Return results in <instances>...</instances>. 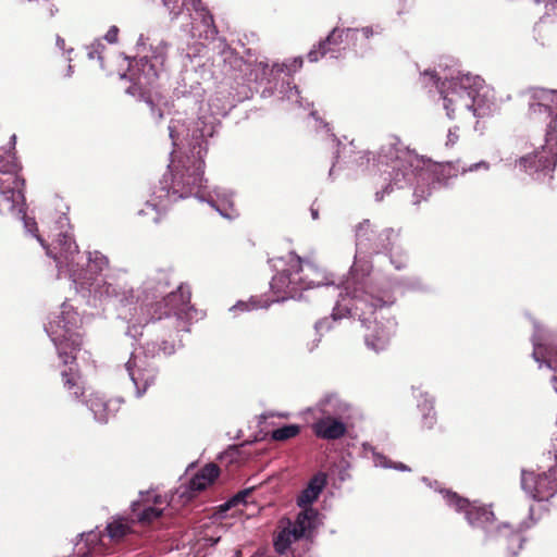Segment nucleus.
Instances as JSON below:
<instances>
[{"mask_svg": "<svg viewBox=\"0 0 557 557\" xmlns=\"http://www.w3.org/2000/svg\"><path fill=\"white\" fill-rule=\"evenodd\" d=\"M202 113L197 121L176 113L170 122L169 135L174 150L171 153L169 171L163 175L160 187L139 211L148 216V221L158 223L168 206L178 199L195 196L207 201L222 216L233 219L238 215L234 206L232 190L216 186L203 191V157L207 152V138L215 132L216 120L207 109L200 107Z\"/></svg>", "mask_w": 557, "mask_h": 557, "instance_id": "nucleus-1", "label": "nucleus"}, {"mask_svg": "<svg viewBox=\"0 0 557 557\" xmlns=\"http://www.w3.org/2000/svg\"><path fill=\"white\" fill-rule=\"evenodd\" d=\"M370 269L369 262L356 255L351 267V277L346 282L345 294H339L341 298L337 300L332 315L336 320L351 314L354 311L366 327L367 346L380 351L389 344L395 332L396 322L391 317L388 309L394 300L389 296L376 297L366 289L367 283L363 276L370 272Z\"/></svg>", "mask_w": 557, "mask_h": 557, "instance_id": "nucleus-2", "label": "nucleus"}, {"mask_svg": "<svg viewBox=\"0 0 557 557\" xmlns=\"http://www.w3.org/2000/svg\"><path fill=\"white\" fill-rule=\"evenodd\" d=\"M62 235L64 237V247L60 253H52L51 250H48V256L57 262L59 273H66L76 286L92 290L100 297L117 296L111 283L98 277L108 269V258L99 251L89 252L87 268L84 269L85 259L81 256L77 245L70 234L64 233Z\"/></svg>", "mask_w": 557, "mask_h": 557, "instance_id": "nucleus-3", "label": "nucleus"}, {"mask_svg": "<svg viewBox=\"0 0 557 557\" xmlns=\"http://www.w3.org/2000/svg\"><path fill=\"white\" fill-rule=\"evenodd\" d=\"M78 321L77 312L74 311L71 305L64 302L60 310L52 314L46 326V332L54 344L59 357L65 366H69V370L61 372L64 387L73 391L75 397H79L83 391L75 363L76 351L79 350L81 346L79 335L75 331Z\"/></svg>", "mask_w": 557, "mask_h": 557, "instance_id": "nucleus-4", "label": "nucleus"}, {"mask_svg": "<svg viewBox=\"0 0 557 557\" xmlns=\"http://www.w3.org/2000/svg\"><path fill=\"white\" fill-rule=\"evenodd\" d=\"M529 117L535 122L548 123L546 144L541 151L520 159L519 165L529 173L550 172L557 163V141L552 135L557 119V90L532 88L527 94Z\"/></svg>", "mask_w": 557, "mask_h": 557, "instance_id": "nucleus-5", "label": "nucleus"}, {"mask_svg": "<svg viewBox=\"0 0 557 557\" xmlns=\"http://www.w3.org/2000/svg\"><path fill=\"white\" fill-rule=\"evenodd\" d=\"M169 285L168 274L163 271L159 272L156 277H149L143 287L141 295L137 296L136 305L128 309V319L135 329L136 324L148 323L154 318L160 319L163 314L170 313L182 314L185 312L189 302V295H185L182 287L176 292H171L161 301L159 297L165 292Z\"/></svg>", "mask_w": 557, "mask_h": 557, "instance_id": "nucleus-6", "label": "nucleus"}, {"mask_svg": "<svg viewBox=\"0 0 557 557\" xmlns=\"http://www.w3.org/2000/svg\"><path fill=\"white\" fill-rule=\"evenodd\" d=\"M443 107L449 119H466L486 114L487 87L481 77L461 75L440 85Z\"/></svg>", "mask_w": 557, "mask_h": 557, "instance_id": "nucleus-7", "label": "nucleus"}, {"mask_svg": "<svg viewBox=\"0 0 557 557\" xmlns=\"http://www.w3.org/2000/svg\"><path fill=\"white\" fill-rule=\"evenodd\" d=\"M282 269L273 276L271 290L275 295L273 301H283L300 296L301 290L326 284L322 271L295 253L278 260Z\"/></svg>", "mask_w": 557, "mask_h": 557, "instance_id": "nucleus-8", "label": "nucleus"}, {"mask_svg": "<svg viewBox=\"0 0 557 557\" xmlns=\"http://www.w3.org/2000/svg\"><path fill=\"white\" fill-rule=\"evenodd\" d=\"M421 160L411 151L403 148L393 139L388 144L383 145L376 159L375 166L382 175H387L395 185H399L403 181H411V176H416ZM422 180L428 173L423 170L417 172Z\"/></svg>", "mask_w": 557, "mask_h": 557, "instance_id": "nucleus-9", "label": "nucleus"}, {"mask_svg": "<svg viewBox=\"0 0 557 557\" xmlns=\"http://www.w3.org/2000/svg\"><path fill=\"white\" fill-rule=\"evenodd\" d=\"M169 45L165 41H160L152 47L151 61L143 58L135 65H131L128 76L133 84L127 88L129 95H144L146 89L153 84L164 65Z\"/></svg>", "mask_w": 557, "mask_h": 557, "instance_id": "nucleus-10", "label": "nucleus"}, {"mask_svg": "<svg viewBox=\"0 0 557 557\" xmlns=\"http://www.w3.org/2000/svg\"><path fill=\"white\" fill-rule=\"evenodd\" d=\"M23 181L17 176L12 161L0 159V213L21 214L24 208Z\"/></svg>", "mask_w": 557, "mask_h": 557, "instance_id": "nucleus-11", "label": "nucleus"}, {"mask_svg": "<svg viewBox=\"0 0 557 557\" xmlns=\"http://www.w3.org/2000/svg\"><path fill=\"white\" fill-rule=\"evenodd\" d=\"M379 34L380 29L374 30L372 27H363L361 30L358 29H339L334 28L332 33L327 36V38L319 44L318 49L313 48L308 53V60L310 62H317L321 57L326 53H331L332 57H337L336 52L339 51L337 46L343 42L344 38L346 40H359L360 39H369L373 34Z\"/></svg>", "mask_w": 557, "mask_h": 557, "instance_id": "nucleus-12", "label": "nucleus"}, {"mask_svg": "<svg viewBox=\"0 0 557 557\" xmlns=\"http://www.w3.org/2000/svg\"><path fill=\"white\" fill-rule=\"evenodd\" d=\"M443 497L448 506L458 512H465L466 519L473 528H480L490 532V528L494 522V513L485 507L471 504L468 499L459 497L451 492H445Z\"/></svg>", "mask_w": 557, "mask_h": 557, "instance_id": "nucleus-13", "label": "nucleus"}, {"mask_svg": "<svg viewBox=\"0 0 557 557\" xmlns=\"http://www.w3.org/2000/svg\"><path fill=\"white\" fill-rule=\"evenodd\" d=\"M533 335V358L542 367L557 370V335L548 334L537 324H534ZM553 385L557 393V375L553 377Z\"/></svg>", "mask_w": 557, "mask_h": 557, "instance_id": "nucleus-14", "label": "nucleus"}, {"mask_svg": "<svg viewBox=\"0 0 557 557\" xmlns=\"http://www.w3.org/2000/svg\"><path fill=\"white\" fill-rule=\"evenodd\" d=\"M170 503L166 496L148 491L140 493L139 499L132 504V513L138 522L148 524L161 517Z\"/></svg>", "mask_w": 557, "mask_h": 557, "instance_id": "nucleus-15", "label": "nucleus"}, {"mask_svg": "<svg viewBox=\"0 0 557 557\" xmlns=\"http://www.w3.org/2000/svg\"><path fill=\"white\" fill-rule=\"evenodd\" d=\"M124 371L133 382L138 397L153 384L156 379V369L148 362L146 357L135 352L132 354L129 360L125 363Z\"/></svg>", "mask_w": 557, "mask_h": 557, "instance_id": "nucleus-16", "label": "nucleus"}, {"mask_svg": "<svg viewBox=\"0 0 557 557\" xmlns=\"http://www.w3.org/2000/svg\"><path fill=\"white\" fill-rule=\"evenodd\" d=\"M220 475V469L215 463H208L196 472L185 487H180L176 495L183 498V503L190 500L196 493L211 486Z\"/></svg>", "mask_w": 557, "mask_h": 557, "instance_id": "nucleus-17", "label": "nucleus"}, {"mask_svg": "<svg viewBox=\"0 0 557 557\" xmlns=\"http://www.w3.org/2000/svg\"><path fill=\"white\" fill-rule=\"evenodd\" d=\"M22 219L24 221V227L27 232L34 234V236L37 238V240L40 243V245L46 249V252L48 253V250H51L52 253H60L62 248L64 247V237L62 234L67 232L69 228V219L65 214H60L57 216L54 221V226L51 231L55 232L54 236L55 238L52 242L51 246H48L44 238L37 233V223L34 219L26 216L25 214L22 215Z\"/></svg>", "mask_w": 557, "mask_h": 557, "instance_id": "nucleus-18", "label": "nucleus"}, {"mask_svg": "<svg viewBox=\"0 0 557 557\" xmlns=\"http://www.w3.org/2000/svg\"><path fill=\"white\" fill-rule=\"evenodd\" d=\"M164 7L168 8L170 14L173 17H177L183 8H186L188 11L194 10L198 17L201 20L202 25L205 26V37H213L215 35V27L213 24V17L210 15L205 8L201 7L200 0H162Z\"/></svg>", "mask_w": 557, "mask_h": 557, "instance_id": "nucleus-19", "label": "nucleus"}, {"mask_svg": "<svg viewBox=\"0 0 557 557\" xmlns=\"http://www.w3.org/2000/svg\"><path fill=\"white\" fill-rule=\"evenodd\" d=\"M311 411L314 418H349L350 407L338 396L327 395Z\"/></svg>", "mask_w": 557, "mask_h": 557, "instance_id": "nucleus-20", "label": "nucleus"}, {"mask_svg": "<svg viewBox=\"0 0 557 557\" xmlns=\"http://www.w3.org/2000/svg\"><path fill=\"white\" fill-rule=\"evenodd\" d=\"M312 430L318 437L324 440H336L346 433L347 418H314Z\"/></svg>", "mask_w": 557, "mask_h": 557, "instance_id": "nucleus-21", "label": "nucleus"}, {"mask_svg": "<svg viewBox=\"0 0 557 557\" xmlns=\"http://www.w3.org/2000/svg\"><path fill=\"white\" fill-rule=\"evenodd\" d=\"M326 484L325 475L315 474L297 497V505L301 509L312 508L311 505L318 499Z\"/></svg>", "mask_w": 557, "mask_h": 557, "instance_id": "nucleus-22", "label": "nucleus"}, {"mask_svg": "<svg viewBox=\"0 0 557 557\" xmlns=\"http://www.w3.org/2000/svg\"><path fill=\"white\" fill-rule=\"evenodd\" d=\"M319 524L320 516L314 508L301 509L296 520L293 522L294 528L298 532L297 534H299L301 539L311 536Z\"/></svg>", "mask_w": 557, "mask_h": 557, "instance_id": "nucleus-23", "label": "nucleus"}, {"mask_svg": "<svg viewBox=\"0 0 557 557\" xmlns=\"http://www.w3.org/2000/svg\"><path fill=\"white\" fill-rule=\"evenodd\" d=\"M289 519L281 520L278 532L274 539L275 550L284 554L293 543L301 539Z\"/></svg>", "mask_w": 557, "mask_h": 557, "instance_id": "nucleus-24", "label": "nucleus"}, {"mask_svg": "<svg viewBox=\"0 0 557 557\" xmlns=\"http://www.w3.org/2000/svg\"><path fill=\"white\" fill-rule=\"evenodd\" d=\"M88 405L94 413L95 419L98 422H107L113 413V411L109 407V403H107L103 399V397H101L98 394L91 395V397L88 400Z\"/></svg>", "mask_w": 557, "mask_h": 557, "instance_id": "nucleus-25", "label": "nucleus"}, {"mask_svg": "<svg viewBox=\"0 0 557 557\" xmlns=\"http://www.w3.org/2000/svg\"><path fill=\"white\" fill-rule=\"evenodd\" d=\"M497 537L508 544V549L511 554L516 555L517 550L521 548L522 536L518 532H513L507 524L497 529Z\"/></svg>", "mask_w": 557, "mask_h": 557, "instance_id": "nucleus-26", "label": "nucleus"}, {"mask_svg": "<svg viewBox=\"0 0 557 557\" xmlns=\"http://www.w3.org/2000/svg\"><path fill=\"white\" fill-rule=\"evenodd\" d=\"M107 531L111 540L120 541L131 532V523L127 519L117 518L108 524Z\"/></svg>", "mask_w": 557, "mask_h": 557, "instance_id": "nucleus-27", "label": "nucleus"}, {"mask_svg": "<svg viewBox=\"0 0 557 557\" xmlns=\"http://www.w3.org/2000/svg\"><path fill=\"white\" fill-rule=\"evenodd\" d=\"M300 432V426L297 424H289L278 428L271 433L274 441H286L295 437Z\"/></svg>", "mask_w": 557, "mask_h": 557, "instance_id": "nucleus-28", "label": "nucleus"}, {"mask_svg": "<svg viewBox=\"0 0 557 557\" xmlns=\"http://www.w3.org/2000/svg\"><path fill=\"white\" fill-rule=\"evenodd\" d=\"M270 302L268 300L261 301L256 297H251L249 301H238L235 306L231 308L232 311L242 310V311H250L258 308H267Z\"/></svg>", "mask_w": 557, "mask_h": 557, "instance_id": "nucleus-29", "label": "nucleus"}, {"mask_svg": "<svg viewBox=\"0 0 557 557\" xmlns=\"http://www.w3.org/2000/svg\"><path fill=\"white\" fill-rule=\"evenodd\" d=\"M302 66V59L301 58H295L288 63H282V64H274L272 66V72H286L288 74H292L296 71H298Z\"/></svg>", "mask_w": 557, "mask_h": 557, "instance_id": "nucleus-30", "label": "nucleus"}, {"mask_svg": "<svg viewBox=\"0 0 557 557\" xmlns=\"http://www.w3.org/2000/svg\"><path fill=\"white\" fill-rule=\"evenodd\" d=\"M374 465L376 467H382V468H391L392 465H389L386 460V458L380 454H374ZM393 468L395 469H398V470H401V471H406L408 470V468L404 465V463H397V465H394Z\"/></svg>", "mask_w": 557, "mask_h": 557, "instance_id": "nucleus-31", "label": "nucleus"}, {"mask_svg": "<svg viewBox=\"0 0 557 557\" xmlns=\"http://www.w3.org/2000/svg\"><path fill=\"white\" fill-rule=\"evenodd\" d=\"M249 494V491H244V492H240L238 493L237 495H235L231 500H228L227 503H225L224 505L221 506V510L222 511H226L228 510L231 507H234L240 503H244L245 502V498L246 496Z\"/></svg>", "mask_w": 557, "mask_h": 557, "instance_id": "nucleus-32", "label": "nucleus"}, {"mask_svg": "<svg viewBox=\"0 0 557 557\" xmlns=\"http://www.w3.org/2000/svg\"><path fill=\"white\" fill-rule=\"evenodd\" d=\"M287 88L288 90L286 91V98L288 100H292V101H295L296 103H298L299 106H302V102L300 100V97H299V90L296 86H289V83L287 84Z\"/></svg>", "mask_w": 557, "mask_h": 557, "instance_id": "nucleus-33", "label": "nucleus"}, {"mask_svg": "<svg viewBox=\"0 0 557 557\" xmlns=\"http://www.w3.org/2000/svg\"><path fill=\"white\" fill-rule=\"evenodd\" d=\"M117 34H119V28L116 26H111L109 28V30L107 32L104 38L108 42L114 44L117 41Z\"/></svg>", "mask_w": 557, "mask_h": 557, "instance_id": "nucleus-34", "label": "nucleus"}, {"mask_svg": "<svg viewBox=\"0 0 557 557\" xmlns=\"http://www.w3.org/2000/svg\"><path fill=\"white\" fill-rule=\"evenodd\" d=\"M100 48H103V46L100 42L92 45L88 52L89 59L98 58L99 60H101Z\"/></svg>", "mask_w": 557, "mask_h": 557, "instance_id": "nucleus-35", "label": "nucleus"}, {"mask_svg": "<svg viewBox=\"0 0 557 557\" xmlns=\"http://www.w3.org/2000/svg\"><path fill=\"white\" fill-rule=\"evenodd\" d=\"M146 102L150 107V111H151L152 116L156 120H161L162 116H163V113L161 112V110L156 108V106H154V103L152 102L151 99H147Z\"/></svg>", "mask_w": 557, "mask_h": 557, "instance_id": "nucleus-36", "label": "nucleus"}, {"mask_svg": "<svg viewBox=\"0 0 557 557\" xmlns=\"http://www.w3.org/2000/svg\"><path fill=\"white\" fill-rule=\"evenodd\" d=\"M457 128L449 129L447 134L446 146H453L458 140Z\"/></svg>", "mask_w": 557, "mask_h": 557, "instance_id": "nucleus-37", "label": "nucleus"}, {"mask_svg": "<svg viewBox=\"0 0 557 557\" xmlns=\"http://www.w3.org/2000/svg\"><path fill=\"white\" fill-rule=\"evenodd\" d=\"M479 169L488 170V164L486 162H484V161H481V162L471 164L466 171L473 172V171H476Z\"/></svg>", "mask_w": 557, "mask_h": 557, "instance_id": "nucleus-38", "label": "nucleus"}, {"mask_svg": "<svg viewBox=\"0 0 557 557\" xmlns=\"http://www.w3.org/2000/svg\"><path fill=\"white\" fill-rule=\"evenodd\" d=\"M426 409H428V412L424 413V420H425V424L428 426H431L432 423H433V420L431 418L430 421H429V418H430L429 416H430V411H431L432 408L430 407V408H426Z\"/></svg>", "mask_w": 557, "mask_h": 557, "instance_id": "nucleus-39", "label": "nucleus"}, {"mask_svg": "<svg viewBox=\"0 0 557 557\" xmlns=\"http://www.w3.org/2000/svg\"><path fill=\"white\" fill-rule=\"evenodd\" d=\"M364 225H369V222L367 221L364 224H361V225L358 227V230H357V237H358V239L361 237V232H362V230H363Z\"/></svg>", "mask_w": 557, "mask_h": 557, "instance_id": "nucleus-40", "label": "nucleus"}, {"mask_svg": "<svg viewBox=\"0 0 557 557\" xmlns=\"http://www.w3.org/2000/svg\"><path fill=\"white\" fill-rule=\"evenodd\" d=\"M57 45H58L61 49H63V47H64V40H63L62 38L58 37V38H57Z\"/></svg>", "mask_w": 557, "mask_h": 557, "instance_id": "nucleus-41", "label": "nucleus"}, {"mask_svg": "<svg viewBox=\"0 0 557 557\" xmlns=\"http://www.w3.org/2000/svg\"><path fill=\"white\" fill-rule=\"evenodd\" d=\"M311 214L313 219L318 218V212L314 209H311Z\"/></svg>", "mask_w": 557, "mask_h": 557, "instance_id": "nucleus-42", "label": "nucleus"}, {"mask_svg": "<svg viewBox=\"0 0 557 557\" xmlns=\"http://www.w3.org/2000/svg\"><path fill=\"white\" fill-rule=\"evenodd\" d=\"M127 334L132 335L133 337H136L137 332L135 331V333H132V329H128Z\"/></svg>", "mask_w": 557, "mask_h": 557, "instance_id": "nucleus-43", "label": "nucleus"}, {"mask_svg": "<svg viewBox=\"0 0 557 557\" xmlns=\"http://www.w3.org/2000/svg\"><path fill=\"white\" fill-rule=\"evenodd\" d=\"M322 326H323V322H318V323L315 324V329H317V330L321 329Z\"/></svg>", "mask_w": 557, "mask_h": 557, "instance_id": "nucleus-44", "label": "nucleus"}, {"mask_svg": "<svg viewBox=\"0 0 557 557\" xmlns=\"http://www.w3.org/2000/svg\"><path fill=\"white\" fill-rule=\"evenodd\" d=\"M382 196H380V193H376V200H381Z\"/></svg>", "mask_w": 557, "mask_h": 557, "instance_id": "nucleus-45", "label": "nucleus"}, {"mask_svg": "<svg viewBox=\"0 0 557 557\" xmlns=\"http://www.w3.org/2000/svg\"><path fill=\"white\" fill-rule=\"evenodd\" d=\"M260 65H262L263 71L268 67V64H262V63H260Z\"/></svg>", "mask_w": 557, "mask_h": 557, "instance_id": "nucleus-46", "label": "nucleus"}, {"mask_svg": "<svg viewBox=\"0 0 557 557\" xmlns=\"http://www.w3.org/2000/svg\"><path fill=\"white\" fill-rule=\"evenodd\" d=\"M11 139H12V141H13V144H14V143H15V139H16L15 135H13V136L11 137Z\"/></svg>", "mask_w": 557, "mask_h": 557, "instance_id": "nucleus-47", "label": "nucleus"}, {"mask_svg": "<svg viewBox=\"0 0 557 557\" xmlns=\"http://www.w3.org/2000/svg\"><path fill=\"white\" fill-rule=\"evenodd\" d=\"M536 3H539L541 0H534Z\"/></svg>", "mask_w": 557, "mask_h": 557, "instance_id": "nucleus-48", "label": "nucleus"}]
</instances>
